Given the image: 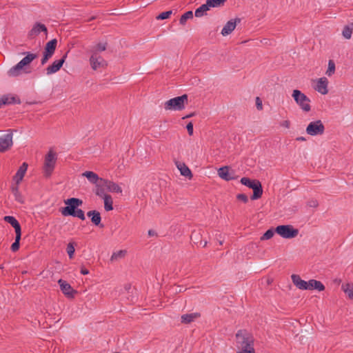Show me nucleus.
<instances>
[{
  "label": "nucleus",
  "mask_w": 353,
  "mask_h": 353,
  "mask_svg": "<svg viewBox=\"0 0 353 353\" xmlns=\"http://www.w3.org/2000/svg\"><path fill=\"white\" fill-rule=\"evenodd\" d=\"M202 247H205L207 245V241H202V245H200Z\"/></svg>",
  "instance_id": "57"
},
{
  "label": "nucleus",
  "mask_w": 353,
  "mask_h": 353,
  "mask_svg": "<svg viewBox=\"0 0 353 353\" xmlns=\"http://www.w3.org/2000/svg\"><path fill=\"white\" fill-rule=\"evenodd\" d=\"M236 199L245 203L248 201V198L245 194H239L236 195Z\"/></svg>",
  "instance_id": "47"
},
{
  "label": "nucleus",
  "mask_w": 353,
  "mask_h": 353,
  "mask_svg": "<svg viewBox=\"0 0 353 353\" xmlns=\"http://www.w3.org/2000/svg\"><path fill=\"white\" fill-rule=\"evenodd\" d=\"M57 45V40L56 39H53L48 41L44 48L45 53L48 54V55L52 57V55L54 53V51L56 50Z\"/></svg>",
  "instance_id": "26"
},
{
  "label": "nucleus",
  "mask_w": 353,
  "mask_h": 353,
  "mask_svg": "<svg viewBox=\"0 0 353 353\" xmlns=\"http://www.w3.org/2000/svg\"><path fill=\"white\" fill-rule=\"evenodd\" d=\"M316 290L319 292L325 290L324 285L319 281L310 279L307 281V290Z\"/></svg>",
  "instance_id": "24"
},
{
  "label": "nucleus",
  "mask_w": 353,
  "mask_h": 353,
  "mask_svg": "<svg viewBox=\"0 0 353 353\" xmlns=\"http://www.w3.org/2000/svg\"><path fill=\"white\" fill-rule=\"evenodd\" d=\"M341 289L347 295L350 299L353 300V283H344L342 285Z\"/></svg>",
  "instance_id": "32"
},
{
  "label": "nucleus",
  "mask_w": 353,
  "mask_h": 353,
  "mask_svg": "<svg viewBox=\"0 0 353 353\" xmlns=\"http://www.w3.org/2000/svg\"><path fill=\"white\" fill-rule=\"evenodd\" d=\"M218 175L221 179L228 181H231L232 179H234L235 177L233 176L234 172L231 173L229 171V167L228 166H224L222 168H220L218 170Z\"/></svg>",
  "instance_id": "21"
},
{
  "label": "nucleus",
  "mask_w": 353,
  "mask_h": 353,
  "mask_svg": "<svg viewBox=\"0 0 353 353\" xmlns=\"http://www.w3.org/2000/svg\"><path fill=\"white\" fill-rule=\"evenodd\" d=\"M193 18V12L192 11H188L185 12L183 15H181L179 22L181 25H185L187 20L189 19Z\"/></svg>",
  "instance_id": "39"
},
{
  "label": "nucleus",
  "mask_w": 353,
  "mask_h": 353,
  "mask_svg": "<svg viewBox=\"0 0 353 353\" xmlns=\"http://www.w3.org/2000/svg\"><path fill=\"white\" fill-rule=\"evenodd\" d=\"M254 339L250 332H236V353H255Z\"/></svg>",
  "instance_id": "1"
},
{
  "label": "nucleus",
  "mask_w": 353,
  "mask_h": 353,
  "mask_svg": "<svg viewBox=\"0 0 353 353\" xmlns=\"http://www.w3.org/2000/svg\"><path fill=\"white\" fill-rule=\"evenodd\" d=\"M191 240L196 245H202L201 234L199 232L194 231L191 234Z\"/></svg>",
  "instance_id": "37"
},
{
  "label": "nucleus",
  "mask_w": 353,
  "mask_h": 353,
  "mask_svg": "<svg viewBox=\"0 0 353 353\" xmlns=\"http://www.w3.org/2000/svg\"><path fill=\"white\" fill-rule=\"evenodd\" d=\"M5 221L10 223L15 230V233H20L21 232V225L19 223V221L12 216H6L4 217Z\"/></svg>",
  "instance_id": "27"
},
{
  "label": "nucleus",
  "mask_w": 353,
  "mask_h": 353,
  "mask_svg": "<svg viewBox=\"0 0 353 353\" xmlns=\"http://www.w3.org/2000/svg\"><path fill=\"white\" fill-rule=\"evenodd\" d=\"M297 141H305V139L303 137H299L296 138Z\"/></svg>",
  "instance_id": "56"
},
{
  "label": "nucleus",
  "mask_w": 353,
  "mask_h": 353,
  "mask_svg": "<svg viewBox=\"0 0 353 353\" xmlns=\"http://www.w3.org/2000/svg\"><path fill=\"white\" fill-rule=\"evenodd\" d=\"M21 238V232L16 233L15 241L11 245V250L12 252H17L19 249L20 240Z\"/></svg>",
  "instance_id": "35"
},
{
  "label": "nucleus",
  "mask_w": 353,
  "mask_h": 353,
  "mask_svg": "<svg viewBox=\"0 0 353 353\" xmlns=\"http://www.w3.org/2000/svg\"><path fill=\"white\" fill-rule=\"evenodd\" d=\"M257 181L258 180L256 179H250V178L248 177H243L241 179V183L243 185L252 189V188L255 185V183H257Z\"/></svg>",
  "instance_id": "36"
},
{
  "label": "nucleus",
  "mask_w": 353,
  "mask_h": 353,
  "mask_svg": "<svg viewBox=\"0 0 353 353\" xmlns=\"http://www.w3.org/2000/svg\"><path fill=\"white\" fill-rule=\"evenodd\" d=\"M108 46L107 41L99 42L90 48L89 52L92 54L99 55V52L106 50Z\"/></svg>",
  "instance_id": "20"
},
{
  "label": "nucleus",
  "mask_w": 353,
  "mask_h": 353,
  "mask_svg": "<svg viewBox=\"0 0 353 353\" xmlns=\"http://www.w3.org/2000/svg\"><path fill=\"white\" fill-rule=\"evenodd\" d=\"M307 205L310 208H316L319 205V203L316 199H311L308 201Z\"/></svg>",
  "instance_id": "49"
},
{
  "label": "nucleus",
  "mask_w": 353,
  "mask_h": 353,
  "mask_svg": "<svg viewBox=\"0 0 353 353\" xmlns=\"http://www.w3.org/2000/svg\"><path fill=\"white\" fill-rule=\"evenodd\" d=\"M186 128H187L188 134L190 136L192 135L193 134V124L192 123V122H190L189 123L187 124Z\"/></svg>",
  "instance_id": "51"
},
{
  "label": "nucleus",
  "mask_w": 353,
  "mask_h": 353,
  "mask_svg": "<svg viewBox=\"0 0 353 353\" xmlns=\"http://www.w3.org/2000/svg\"><path fill=\"white\" fill-rule=\"evenodd\" d=\"M210 7L208 6V3L201 5L199 8L196 9L194 14L196 17H201L207 14L206 12L209 10Z\"/></svg>",
  "instance_id": "30"
},
{
  "label": "nucleus",
  "mask_w": 353,
  "mask_h": 353,
  "mask_svg": "<svg viewBox=\"0 0 353 353\" xmlns=\"http://www.w3.org/2000/svg\"><path fill=\"white\" fill-rule=\"evenodd\" d=\"M64 203L67 206L63 208L61 210V212L62 215L67 216H68V214H73L74 210L77 209L79 206L82 205L83 201L78 198H70L65 200Z\"/></svg>",
  "instance_id": "7"
},
{
  "label": "nucleus",
  "mask_w": 353,
  "mask_h": 353,
  "mask_svg": "<svg viewBox=\"0 0 353 353\" xmlns=\"http://www.w3.org/2000/svg\"><path fill=\"white\" fill-rule=\"evenodd\" d=\"M57 161V154L52 150H50L45 157L44 165H43V175L46 177H49L55 167Z\"/></svg>",
  "instance_id": "4"
},
{
  "label": "nucleus",
  "mask_w": 353,
  "mask_h": 353,
  "mask_svg": "<svg viewBox=\"0 0 353 353\" xmlns=\"http://www.w3.org/2000/svg\"><path fill=\"white\" fill-rule=\"evenodd\" d=\"M172 13V10H168L166 12H161L156 17V19L157 20H163V19H168L171 16Z\"/></svg>",
  "instance_id": "45"
},
{
  "label": "nucleus",
  "mask_w": 353,
  "mask_h": 353,
  "mask_svg": "<svg viewBox=\"0 0 353 353\" xmlns=\"http://www.w3.org/2000/svg\"><path fill=\"white\" fill-rule=\"evenodd\" d=\"M241 19L239 18H236L234 21L230 20L226 23L221 30V34L223 36H227L232 32V31L235 29L237 23H240Z\"/></svg>",
  "instance_id": "15"
},
{
  "label": "nucleus",
  "mask_w": 353,
  "mask_h": 353,
  "mask_svg": "<svg viewBox=\"0 0 353 353\" xmlns=\"http://www.w3.org/2000/svg\"><path fill=\"white\" fill-rule=\"evenodd\" d=\"M20 103V99L12 94H5L0 98V108L4 105Z\"/></svg>",
  "instance_id": "14"
},
{
  "label": "nucleus",
  "mask_w": 353,
  "mask_h": 353,
  "mask_svg": "<svg viewBox=\"0 0 353 353\" xmlns=\"http://www.w3.org/2000/svg\"><path fill=\"white\" fill-rule=\"evenodd\" d=\"M97 212V210H90L87 213V216L91 217Z\"/></svg>",
  "instance_id": "54"
},
{
  "label": "nucleus",
  "mask_w": 353,
  "mask_h": 353,
  "mask_svg": "<svg viewBox=\"0 0 353 353\" xmlns=\"http://www.w3.org/2000/svg\"><path fill=\"white\" fill-rule=\"evenodd\" d=\"M81 273L83 275H86L89 274V270L84 268L83 266H82L81 268Z\"/></svg>",
  "instance_id": "53"
},
{
  "label": "nucleus",
  "mask_w": 353,
  "mask_h": 353,
  "mask_svg": "<svg viewBox=\"0 0 353 353\" xmlns=\"http://www.w3.org/2000/svg\"><path fill=\"white\" fill-rule=\"evenodd\" d=\"M292 97L296 103L304 112H309L311 110L310 105V99L299 90H294L292 92Z\"/></svg>",
  "instance_id": "5"
},
{
  "label": "nucleus",
  "mask_w": 353,
  "mask_h": 353,
  "mask_svg": "<svg viewBox=\"0 0 353 353\" xmlns=\"http://www.w3.org/2000/svg\"><path fill=\"white\" fill-rule=\"evenodd\" d=\"M334 70H335V64L332 60H330L328 63V69L326 72V74L328 76H331L334 72Z\"/></svg>",
  "instance_id": "46"
},
{
  "label": "nucleus",
  "mask_w": 353,
  "mask_h": 353,
  "mask_svg": "<svg viewBox=\"0 0 353 353\" xmlns=\"http://www.w3.org/2000/svg\"><path fill=\"white\" fill-rule=\"evenodd\" d=\"M187 94H183L167 101L164 103V108L166 110H181L185 108V103H188Z\"/></svg>",
  "instance_id": "3"
},
{
  "label": "nucleus",
  "mask_w": 353,
  "mask_h": 353,
  "mask_svg": "<svg viewBox=\"0 0 353 353\" xmlns=\"http://www.w3.org/2000/svg\"><path fill=\"white\" fill-rule=\"evenodd\" d=\"M275 232L285 239L294 238L299 234V230L290 225H279L275 228Z\"/></svg>",
  "instance_id": "6"
},
{
  "label": "nucleus",
  "mask_w": 353,
  "mask_h": 353,
  "mask_svg": "<svg viewBox=\"0 0 353 353\" xmlns=\"http://www.w3.org/2000/svg\"><path fill=\"white\" fill-rule=\"evenodd\" d=\"M107 190L112 192H122L121 188L116 183L107 179Z\"/></svg>",
  "instance_id": "31"
},
{
  "label": "nucleus",
  "mask_w": 353,
  "mask_h": 353,
  "mask_svg": "<svg viewBox=\"0 0 353 353\" xmlns=\"http://www.w3.org/2000/svg\"><path fill=\"white\" fill-rule=\"evenodd\" d=\"M253 190V194L251 196L252 200H256L261 197L263 194V188L261 183L258 180L257 183L252 188Z\"/></svg>",
  "instance_id": "25"
},
{
  "label": "nucleus",
  "mask_w": 353,
  "mask_h": 353,
  "mask_svg": "<svg viewBox=\"0 0 353 353\" xmlns=\"http://www.w3.org/2000/svg\"><path fill=\"white\" fill-rule=\"evenodd\" d=\"M175 165L182 176L191 179L192 178V173L190 168L183 162L175 161Z\"/></svg>",
  "instance_id": "17"
},
{
  "label": "nucleus",
  "mask_w": 353,
  "mask_h": 353,
  "mask_svg": "<svg viewBox=\"0 0 353 353\" xmlns=\"http://www.w3.org/2000/svg\"><path fill=\"white\" fill-rule=\"evenodd\" d=\"M52 57L43 52V58L41 60V65H45Z\"/></svg>",
  "instance_id": "48"
},
{
  "label": "nucleus",
  "mask_w": 353,
  "mask_h": 353,
  "mask_svg": "<svg viewBox=\"0 0 353 353\" xmlns=\"http://www.w3.org/2000/svg\"><path fill=\"white\" fill-rule=\"evenodd\" d=\"M226 0H206L208 6L210 8H219L223 6Z\"/></svg>",
  "instance_id": "38"
},
{
  "label": "nucleus",
  "mask_w": 353,
  "mask_h": 353,
  "mask_svg": "<svg viewBox=\"0 0 353 353\" xmlns=\"http://www.w3.org/2000/svg\"><path fill=\"white\" fill-rule=\"evenodd\" d=\"M68 216H72L74 217H78L82 221H84L85 219V216L84 214V212L79 208H77L74 210V213L72 214H68Z\"/></svg>",
  "instance_id": "40"
},
{
  "label": "nucleus",
  "mask_w": 353,
  "mask_h": 353,
  "mask_svg": "<svg viewBox=\"0 0 353 353\" xmlns=\"http://www.w3.org/2000/svg\"><path fill=\"white\" fill-rule=\"evenodd\" d=\"M194 114V113L190 114L187 115L185 117V118H190V117H192Z\"/></svg>",
  "instance_id": "58"
},
{
  "label": "nucleus",
  "mask_w": 353,
  "mask_h": 353,
  "mask_svg": "<svg viewBox=\"0 0 353 353\" xmlns=\"http://www.w3.org/2000/svg\"><path fill=\"white\" fill-rule=\"evenodd\" d=\"M324 131L325 127L321 120L310 122L306 128V132L311 136L323 134Z\"/></svg>",
  "instance_id": "8"
},
{
  "label": "nucleus",
  "mask_w": 353,
  "mask_h": 353,
  "mask_svg": "<svg viewBox=\"0 0 353 353\" xmlns=\"http://www.w3.org/2000/svg\"><path fill=\"white\" fill-rule=\"evenodd\" d=\"M131 288V286L130 285L125 286V289L127 290H130Z\"/></svg>",
  "instance_id": "59"
},
{
  "label": "nucleus",
  "mask_w": 353,
  "mask_h": 353,
  "mask_svg": "<svg viewBox=\"0 0 353 353\" xmlns=\"http://www.w3.org/2000/svg\"><path fill=\"white\" fill-rule=\"evenodd\" d=\"M67 253L69 256L70 259H72L74 256V253L75 251L74 243H69L67 245L66 248Z\"/></svg>",
  "instance_id": "44"
},
{
  "label": "nucleus",
  "mask_w": 353,
  "mask_h": 353,
  "mask_svg": "<svg viewBox=\"0 0 353 353\" xmlns=\"http://www.w3.org/2000/svg\"><path fill=\"white\" fill-rule=\"evenodd\" d=\"M291 279L293 284L299 290H307V281L301 279V276L298 274H292Z\"/></svg>",
  "instance_id": "18"
},
{
  "label": "nucleus",
  "mask_w": 353,
  "mask_h": 353,
  "mask_svg": "<svg viewBox=\"0 0 353 353\" xmlns=\"http://www.w3.org/2000/svg\"><path fill=\"white\" fill-rule=\"evenodd\" d=\"M61 290L68 298H73L77 291L73 290L71 285L66 281L59 279L58 281Z\"/></svg>",
  "instance_id": "13"
},
{
  "label": "nucleus",
  "mask_w": 353,
  "mask_h": 353,
  "mask_svg": "<svg viewBox=\"0 0 353 353\" xmlns=\"http://www.w3.org/2000/svg\"><path fill=\"white\" fill-rule=\"evenodd\" d=\"M281 126L285 127L286 128H289L290 126V122L288 120H285L281 122L280 123Z\"/></svg>",
  "instance_id": "52"
},
{
  "label": "nucleus",
  "mask_w": 353,
  "mask_h": 353,
  "mask_svg": "<svg viewBox=\"0 0 353 353\" xmlns=\"http://www.w3.org/2000/svg\"><path fill=\"white\" fill-rule=\"evenodd\" d=\"M28 166V163L24 162L19 167V170H17L16 174L14 176V180L15 181L17 184L20 183V182L23 180V178L27 171Z\"/></svg>",
  "instance_id": "22"
},
{
  "label": "nucleus",
  "mask_w": 353,
  "mask_h": 353,
  "mask_svg": "<svg viewBox=\"0 0 353 353\" xmlns=\"http://www.w3.org/2000/svg\"><path fill=\"white\" fill-rule=\"evenodd\" d=\"M256 108L259 110L263 109L262 101L258 97L256 98Z\"/></svg>",
  "instance_id": "50"
},
{
  "label": "nucleus",
  "mask_w": 353,
  "mask_h": 353,
  "mask_svg": "<svg viewBox=\"0 0 353 353\" xmlns=\"http://www.w3.org/2000/svg\"><path fill=\"white\" fill-rule=\"evenodd\" d=\"M201 316L199 312H193L190 314H185L181 316V322L183 324H189Z\"/></svg>",
  "instance_id": "23"
},
{
  "label": "nucleus",
  "mask_w": 353,
  "mask_h": 353,
  "mask_svg": "<svg viewBox=\"0 0 353 353\" xmlns=\"http://www.w3.org/2000/svg\"><path fill=\"white\" fill-rule=\"evenodd\" d=\"M104 200V208L106 211H110L113 210V201L112 198L110 194L101 197Z\"/></svg>",
  "instance_id": "33"
},
{
  "label": "nucleus",
  "mask_w": 353,
  "mask_h": 353,
  "mask_svg": "<svg viewBox=\"0 0 353 353\" xmlns=\"http://www.w3.org/2000/svg\"><path fill=\"white\" fill-rule=\"evenodd\" d=\"M68 52H65L61 59L54 61L50 65L46 68V74L48 75L54 74L61 68L68 56Z\"/></svg>",
  "instance_id": "11"
},
{
  "label": "nucleus",
  "mask_w": 353,
  "mask_h": 353,
  "mask_svg": "<svg viewBox=\"0 0 353 353\" xmlns=\"http://www.w3.org/2000/svg\"><path fill=\"white\" fill-rule=\"evenodd\" d=\"M82 176L86 177L88 180L94 185L97 184L101 179L92 171H85L82 174Z\"/></svg>",
  "instance_id": "28"
},
{
  "label": "nucleus",
  "mask_w": 353,
  "mask_h": 353,
  "mask_svg": "<svg viewBox=\"0 0 353 353\" xmlns=\"http://www.w3.org/2000/svg\"><path fill=\"white\" fill-rule=\"evenodd\" d=\"M12 130H8V133L0 137V152H4L12 145Z\"/></svg>",
  "instance_id": "10"
},
{
  "label": "nucleus",
  "mask_w": 353,
  "mask_h": 353,
  "mask_svg": "<svg viewBox=\"0 0 353 353\" xmlns=\"http://www.w3.org/2000/svg\"><path fill=\"white\" fill-rule=\"evenodd\" d=\"M125 254H126L125 250H119L116 252H114L111 256L110 260L111 261H117L119 259H121V258L124 257Z\"/></svg>",
  "instance_id": "42"
},
{
  "label": "nucleus",
  "mask_w": 353,
  "mask_h": 353,
  "mask_svg": "<svg viewBox=\"0 0 353 353\" xmlns=\"http://www.w3.org/2000/svg\"><path fill=\"white\" fill-rule=\"evenodd\" d=\"M90 67L93 70L100 68H105L108 65L107 61L100 55L91 54L89 59Z\"/></svg>",
  "instance_id": "9"
},
{
  "label": "nucleus",
  "mask_w": 353,
  "mask_h": 353,
  "mask_svg": "<svg viewBox=\"0 0 353 353\" xmlns=\"http://www.w3.org/2000/svg\"><path fill=\"white\" fill-rule=\"evenodd\" d=\"M26 56L23 58L17 65L12 67L8 72L10 77H17L21 73V70H26V67L37 57V54L24 52Z\"/></svg>",
  "instance_id": "2"
},
{
  "label": "nucleus",
  "mask_w": 353,
  "mask_h": 353,
  "mask_svg": "<svg viewBox=\"0 0 353 353\" xmlns=\"http://www.w3.org/2000/svg\"><path fill=\"white\" fill-rule=\"evenodd\" d=\"M107 190V179L101 178L99 181L94 185V188L93 190L95 194L99 197H103L108 194L105 193Z\"/></svg>",
  "instance_id": "12"
},
{
  "label": "nucleus",
  "mask_w": 353,
  "mask_h": 353,
  "mask_svg": "<svg viewBox=\"0 0 353 353\" xmlns=\"http://www.w3.org/2000/svg\"><path fill=\"white\" fill-rule=\"evenodd\" d=\"M18 185L19 184L16 183V185H12L11 188V190H12V193L13 194V195L14 196V199L19 203L22 204V203H24V198L19 190Z\"/></svg>",
  "instance_id": "29"
},
{
  "label": "nucleus",
  "mask_w": 353,
  "mask_h": 353,
  "mask_svg": "<svg viewBox=\"0 0 353 353\" xmlns=\"http://www.w3.org/2000/svg\"><path fill=\"white\" fill-rule=\"evenodd\" d=\"M94 19H95V17H92L90 19H88V21L94 20Z\"/></svg>",
  "instance_id": "60"
},
{
  "label": "nucleus",
  "mask_w": 353,
  "mask_h": 353,
  "mask_svg": "<svg viewBox=\"0 0 353 353\" xmlns=\"http://www.w3.org/2000/svg\"><path fill=\"white\" fill-rule=\"evenodd\" d=\"M148 235L149 236H154V235H156V232L152 230H150L148 231Z\"/></svg>",
  "instance_id": "55"
},
{
  "label": "nucleus",
  "mask_w": 353,
  "mask_h": 353,
  "mask_svg": "<svg viewBox=\"0 0 353 353\" xmlns=\"http://www.w3.org/2000/svg\"><path fill=\"white\" fill-rule=\"evenodd\" d=\"M275 232H276L275 230H274L273 228L268 230L261 237V239H260L261 241H265V240L270 239L274 236Z\"/></svg>",
  "instance_id": "41"
},
{
  "label": "nucleus",
  "mask_w": 353,
  "mask_h": 353,
  "mask_svg": "<svg viewBox=\"0 0 353 353\" xmlns=\"http://www.w3.org/2000/svg\"><path fill=\"white\" fill-rule=\"evenodd\" d=\"M41 32H44L46 34H47L48 30L46 26L41 23L39 22H37L32 28L30 30L28 33V37L30 38H32L38 34H39Z\"/></svg>",
  "instance_id": "16"
},
{
  "label": "nucleus",
  "mask_w": 353,
  "mask_h": 353,
  "mask_svg": "<svg viewBox=\"0 0 353 353\" xmlns=\"http://www.w3.org/2000/svg\"><path fill=\"white\" fill-rule=\"evenodd\" d=\"M352 30L353 28H350L349 26H346L343 30L342 34L345 39H350L352 37Z\"/></svg>",
  "instance_id": "43"
},
{
  "label": "nucleus",
  "mask_w": 353,
  "mask_h": 353,
  "mask_svg": "<svg viewBox=\"0 0 353 353\" xmlns=\"http://www.w3.org/2000/svg\"><path fill=\"white\" fill-rule=\"evenodd\" d=\"M0 268H1V269H3V265H1V266H0Z\"/></svg>",
  "instance_id": "61"
},
{
  "label": "nucleus",
  "mask_w": 353,
  "mask_h": 353,
  "mask_svg": "<svg viewBox=\"0 0 353 353\" xmlns=\"http://www.w3.org/2000/svg\"><path fill=\"white\" fill-rule=\"evenodd\" d=\"M91 221L94 225L99 226V228H103V225L101 224V216L99 212H96V213L92 216Z\"/></svg>",
  "instance_id": "34"
},
{
  "label": "nucleus",
  "mask_w": 353,
  "mask_h": 353,
  "mask_svg": "<svg viewBox=\"0 0 353 353\" xmlns=\"http://www.w3.org/2000/svg\"><path fill=\"white\" fill-rule=\"evenodd\" d=\"M328 81L325 77H321L318 80L317 84L314 89L322 94H326L327 90Z\"/></svg>",
  "instance_id": "19"
}]
</instances>
